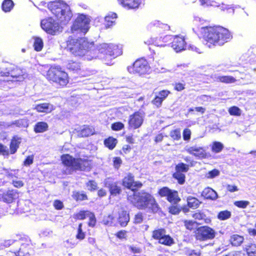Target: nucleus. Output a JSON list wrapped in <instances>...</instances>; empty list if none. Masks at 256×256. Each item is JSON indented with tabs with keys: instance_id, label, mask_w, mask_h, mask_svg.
I'll list each match as a JSON object with an SVG mask.
<instances>
[{
	"instance_id": "nucleus-10",
	"label": "nucleus",
	"mask_w": 256,
	"mask_h": 256,
	"mask_svg": "<svg viewBox=\"0 0 256 256\" xmlns=\"http://www.w3.org/2000/svg\"><path fill=\"white\" fill-rule=\"evenodd\" d=\"M90 19L85 14H78L71 26L72 32L80 31L86 34L89 30Z\"/></svg>"
},
{
	"instance_id": "nucleus-30",
	"label": "nucleus",
	"mask_w": 256,
	"mask_h": 256,
	"mask_svg": "<svg viewBox=\"0 0 256 256\" xmlns=\"http://www.w3.org/2000/svg\"><path fill=\"white\" fill-rule=\"evenodd\" d=\"M72 196V198L77 202L87 200H88V195L84 191H73Z\"/></svg>"
},
{
	"instance_id": "nucleus-23",
	"label": "nucleus",
	"mask_w": 256,
	"mask_h": 256,
	"mask_svg": "<svg viewBox=\"0 0 256 256\" xmlns=\"http://www.w3.org/2000/svg\"><path fill=\"white\" fill-rule=\"evenodd\" d=\"M118 4L127 10H137L142 4L141 0H117Z\"/></svg>"
},
{
	"instance_id": "nucleus-61",
	"label": "nucleus",
	"mask_w": 256,
	"mask_h": 256,
	"mask_svg": "<svg viewBox=\"0 0 256 256\" xmlns=\"http://www.w3.org/2000/svg\"><path fill=\"white\" fill-rule=\"evenodd\" d=\"M53 206L54 208L56 210H61L64 207L62 202L58 200H54Z\"/></svg>"
},
{
	"instance_id": "nucleus-11",
	"label": "nucleus",
	"mask_w": 256,
	"mask_h": 256,
	"mask_svg": "<svg viewBox=\"0 0 256 256\" xmlns=\"http://www.w3.org/2000/svg\"><path fill=\"white\" fill-rule=\"evenodd\" d=\"M166 232L164 228H157L152 232V237L153 239L158 240L159 244L170 246L174 244V241L170 235L166 234Z\"/></svg>"
},
{
	"instance_id": "nucleus-16",
	"label": "nucleus",
	"mask_w": 256,
	"mask_h": 256,
	"mask_svg": "<svg viewBox=\"0 0 256 256\" xmlns=\"http://www.w3.org/2000/svg\"><path fill=\"white\" fill-rule=\"evenodd\" d=\"M98 50L106 56H111L114 58L120 55L122 51L118 46L114 44H102L98 46Z\"/></svg>"
},
{
	"instance_id": "nucleus-60",
	"label": "nucleus",
	"mask_w": 256,
	"mask_h": 256,
	"mask_svg": "<svg viewBox=\"0 0 256 256\" xmlns=\"http://www.w3.org/2000/svg\"><path fill=\"white\" fill-rule=\"evenodd\" d=\"M220 174V172L217 169H213L208 172L207 178H213Z\"/></svg>"
},
{
	"instance_id": "nucleus-52",
	"label": "nucleus",
	"mask_w": 256,
	"mask_h": 256,
	"mask_svg": "<svg viewBox=\"0 0 256 256\" xmlns=\"http://www.w3.org/2000/svg\"><path fill=\"white\" fill-rule=\"evenodd\" d=\"M234 205L241 208H246L250 204L248 200H237L234 202Z\"/></svg>"
},
{
	"instance_id": "nucleus-14",
	"label": "nucleus",
	"mask_w": 256,
	"mask_h": 256,
	"mask_svg": "<svg viewBox=\"0 0 256 256\" xmlns=\"http://www.w3.org/2000/svg\"><path fill=\"white\" fill-rule=\"evenodd\" d=\"M216 236L214 230L211 228L204 226L198 228L194 232V236L196 240L205 241L213 239Z\"/></svg>"
},
{
	"instance_id": "nucleus-2",
	"label": "nucleus",
	"mask_w": 256,
	"mask_h": 256,
	"mask_svg": "<svg viewBox=\"0 0 256 256\" xmlns=\"http://www.w3.org/2000/svg\"><path fill=\"white\" fill-rule=\"evenodd\" d=\"M60 160L68 170V174L76 171H90L92 168V160L87 156L80 158H74L68 154H63L60 156Z\"/></svg>"
},
{
	"instance_id": "nucleus-48",
	"label": "nucleus",
	"mask_w": 256,
	"mask_h": 256,
	"mask_svg": "<svg viewBox=\"0 0 256 256\" xmlns=\"http://www.w3.org/2000/svg\"><path fill=\"white\" fill-rule=\"evenodd\" d=\"M170 136L174 140H178L181 138L180 130V128L173 130L170 132Z\"/></svg>"
},
{
	"instance_id": "nucleus-17",
	"label": "nucleus",
	"mask_w": 256,
	"mask_h": 256,
	"mask_svg": "<svg viewBox=\"0 0 256 256\" xmlns=\"http://www.w3.org/2000/svg\"><path fill=\"white\" fill-rule=\"evenodd\" d=\"M188 165L184 162H179L175 166V172L172 174V178L177 180L178 184H183L185 182L186 176L184 174L189 170Z\"/></svg>"
},
{
	"instance_id": "nucleus-56",
	"label": "nucleus",
	"mask_w": 256,
	"mask_h": 256,
	"mask_svg": "<svg viewBox=\"0 0 256 256\" xmlns=\"http://www.w3.org/2000/svg\"><path fill=\"white\" fill-rule=\"evenodd\" d=\"M144 216L142 212H138L134 215V224H140L142 222Z\"/></svg>"
},
{
	"instance_id": "nucleus-45",
	"label": "nucleus",
	"mask_w": 256,
	"mask_h": 256,
	"mask_svg": "<svg viewBox=\"0 0 256 256\" xmlns=\"http://www.w3.org/2000/svg\"><path fill=\"white\" fill-rule=\"evenodd\" d=\"M87 217L88 218V225L90 227L94 228L96 226V218L94 214L90 211L88 213Z\"/></svg>"
},
{
	"instance_id": "nucleus-43",
	"label": "nucleus",
	"mask_w": 256,
	"mask_h": 256,
	"mask_svg": "<svg viewBox=\"0 0 256 256\" xmlns=\"http://www.w3.org/2000/svg\"><path fill=\"white\" fill-rule=\"evenodd\" d=\"M224 148V145L220 142H214L211 146L212 151L214 153L220 152Z\"/></svg>"
},
{
	"instance_id": "nucleus-44",
	"label": "nucleus",
	"mask_w": 256,
	"mask_h": 256,
	"mask_svg": "<svg viewBox=\"0 0 256 256\" xmlns=\"http://www.w3.org/2000/svg\"><path fill=\"white\" fill-rule=\"evenodd\" d=\"M167 27L166 24L158 22L154 24L152 28L154 30L162 33L167 28Z\"/></svg>"
},
{
	"instance_id": "nucleus-25",
	"label": "nucleus",
	"mask_w": 256,
	"mask_h": 256,
	"mask_svg": "<svg viewBox=\"0 0 256 256\" xmlns=\"http://www.w3.org/2000/svg\"><path fill=\"white\" fill-rule=\"evenodd\" d=\"M172 47L176 52L184 50L186 47V44L183 37L176 36L172 42Z\"/></svg>"
},
{
	"instance_id": "nucleus-7",
	"label": "nucleus",
	"mask_w": 256,
	"mask_h": 256,
	"mask_svg": "<svg viewBox=\"0 0 256 256\" xmlns=\"http://www.w3.org/2000/svg\"><path fill=\"white\" fill-rule=\"evenodd\" d=\"M150 68L147 60L141 58L137 59L132 65L128 66L127 69L131 74L140 76L148 74Z\"/></svg>"
},
{
	"instance_id": "nucleus-13",
	"label": "nucleus",
	"mask_w": 256,
	"mask_h": 256,
	"mask_svg": "<svg viewBox=\"0 0 256 256\" xmlns=\"http://www.w3.org/2000/svg\"><path fill=\"white\" fill-rule=\"evenodd\" d=\"M158 194L160 197H166L168 202L174 204H178L181 200L177 190H171L167 186L158 189Z\"/></svg>"
},
{
	"instance_id": "nucleus-21",
	"label": "nucleus",
	"mask_w": 256,
	"mask_h": 256,
	"mask_svg": "<svg viewBox=\"0 0 256 256\" xmlns=\"http://www.w3.org/2000/svg\"><path fill=\"white\" fill-rule=\"evenodd\" d=\"M170 93V90H160L158 94L156 95L152 100V104L157 108H160L163 101L168 98Z\"/></svg>"
},
{
	"instance_id": "nucleus-62",
	"label": "nucleus",
	"mask_w": 256,
	"mask_h": 256,
	"mask_svg": "<svg viewBox=\"0 0 256 256\" xmlns=\"http://www.w3.org/2000/svg\"><path fill=\"white\" fill-rule=\"evenodd\" d=\"M132 148L130 145L125 144L122 147V150L120 152L121 155L126 154L130 152Z\"/></svg>"
},
{
	"instance_id": "nucleus-34",
	"label": "nucleus",
	"mask_w": 256,
	"mask_h": 256,
	"mask_svg": "<svg viewBox=\"0 0 256 256\" xmlns=\"http://www.w3.org/2000/svg\"><path fill=\"white\" fill-rule=\"evenodd\" d=\"M109 191L112 196H116L122 192L121 188L118 185L117 182L110 184L108 186Z\"/></svg>"
},
{
	"instance_id": "nucleus-6",
	"label": "nucleus",
	"mask_w": 256,
	"mask_h": 256,
	"mask_svg": "<svg viewBox=\"0 0 256 256\" xmlns=\"http://www.w3.org/2000/svg\"><path fill=\"white\" fill-rule=\"evenodd\" d=\"M18 241L20 245L18 250L14 252V256H30L34 252L31 240L26 235H20Z\"/></svg>"
},
{
	"instance_id": "nucleus-63",
	"label": "nucleus",
	"mask_w": 256,
	"mask_h": 256,
	"mask_svg": "<svg viewBox=\"0 0 256 256\" xmlns=\"http://www.w3.org/2000/svg\"><path fill=\"white\" fill-rule=\"evenodd\" d=\"M127 231L126 230H120L116 234V236L119 239H126V238Z\"/></svg>"
},
{
	"instance_id": "nucleus-54",
	"label": "nucleus",
	"mask_w": 256,
	"mask_h": 256,
	"mask_svg": "<svg viewBox=\"0 0 256 256\" xmlns=\"http://www.w3.org/2000/svg\"><path fill=\"white\" fill-rule=\"evenodd\" d=\"M124 127V124L120 122H114L111 125V128L113 130L118 131L122 130Z\"/></svg>"
},
{
	"instance_id": "nucleus-37",
	"label": "nucleus",
	"mask_w": 256,
	"mask_h": 256,
	"mask_svg": "<svg viewBox=\"0 0 256 256\" xmlns=\"http://www.w3.org/2000/svg\"><path fill=\"white\" fill-rule=\"evenodd\" d=\"M200 4L204 6H220V0H199Z\"/></svg>"
},
{
	"instance_id": "nucleus-26",
	"label": "nucleus",
	"mask_w": 256,
	"mask_h": 256,
	"mask_svg": "<svg viewBox=\"0 0 256 256\" xmlns=\"http://www.w3.org/2000/svg\"><path fill=\"white\" fill-rule=\"evenodd\" d=\"M244 240V238L243 236L234 234L230 236L229 244L232 246L238 247L242 245Z\"/></svg>"
},
{
	"instance_id": "nucleus-3",
	"label": "nucleus",
	"mask_w": 256,
	"mask_h": 256,
	"mask_svg": "<svg viewBox=\"0 0 256 256\" xmlns=\"http://www.w3.org/2000/svg\"><path fill=\"white\" fill-rule=\"evenodd\" d=\"M48 8L60 24H66L72 17L70 6L62 0L51 2L49 3Z\"/></svg>"
},
{
	"instance_id": "nucleus-20",
	"label": "nucleus",
	"mask_w": 256,
	"mask_h": 256,
	"mask_svg": "<svg viewBox=\"0 0 256 256\" xmlns=\"http://www.w3.org/2000/svg\"><path fill=\"white\" fill-rule=\"evenodd\" d=\"M190 154L201 159L208 158L209 154H207L202 147L190 146L186 150Z\"/></svg>"
},
{
	"instance_id": "nucleus-39",
	"label": "nucleus",
	"mask_w": 256,
	"mask_h": 256,
	"mask_svg": "<svg viewBox=\"0 0 256 256\" xmlns=\"http://www.w3.org/2000/svg\"><path fill=\"white\" fill-rule=\"evenodd\" d=\"M66 66L68 70L74 72H78L80 70V64L73 60H70L67 64Z\"/></svg>"
},
{
	"instance_id": "nucleus-18",
	"label": "nucleus",
	"mask_w": 256,
	"mask_h": 256,
	"mask_svg": "<svg viewBox=\"0 0 256 256\" xmlns=\"http://www.w3.org/2000/svg\"><path fill=\"white\" fill-rule=\"evenodd\" d=\"M58 24L52 18L41 21L42 28L48 34L54 35L58 30Z\"/></svg>"
},
{
	"instance_id": "nucleus-36",
	"label": "nucleus",
	"mask_w": 256,
	"mask_h": 256,
	"mask_svg": "<svg viewBox=\"0 0 256 256\" xmlns=\"http://www.w3.org/2000/svg\"><path fill=\"white\" fill-rule=\"evenodd\" d=\"M86 232H85L82 228V223H80L76 229V239L79 240H84L86 238Z\"/></svg>"
},
{
	"instance_id": "nucleus-22",
	"label": "nucleus",
	"mask_w": 256,
	"mask_h": 256,
	"mask_svg": "<svg viewBox=\"0 0 256 256\" xmlns=\"http://www.w3.org/2000/svg\"><path fill=\"white\" fill-rule=\"evenodd\" d=\"M18 198V192L14 190H8L0 195L2 201L6 204H11Z\"/></svg>"
},
{
	"instance_id": "nucleus-24",
	"label": "nucleus",
	"mask_w": 256,
	"mask_h": 256,
	"mask_svg": "<svg viewBox=\"0 0 256 256\" xmlns=\"http://www.w3.org/2000/svg\"><path fill=\"white\" fill-rule=\"evenodd\" d=\"M118 212V222L122 227L126 226L130 220L128 212L124 208L121 207Z\"/></svg>"
},
{
	"instance_id": "nucleus-15",
	"label": "nucleus",
	"mask_w": 256,
	"mask_h": 256,
	"mask_svg": "<svg viewBox=\"0 0 256 256\" xmlns=\"http://www.w3.org/2000/svg\"><path fill=\"white\" fill-rule=\"evenodd\" d=\"M145 114L142 110L134 112L129 116L128 128L136 130L140 128L144 121Z\"/></svg>"
},
{
	"instance_id": "nucleus-9",
	"label": "nucleus",
	"mask_w": 256,
	"mask_h": 256,
	"mask_svg": "<svg viewBox=\"0 0 256 256\" xmlns=\"http://www.w3.org/2000/svg\"><path fill=\"white\" fill-rule=\"evenodd\" d=\"M22 142V138L18 136H13L10 141L9 149L7 146L0 143V155L8 157L10 154H16Z\"/></svg>"
},
{
	"instance_id": "nucleus-40",
	"label": "nucleus",
	"mask_w": 256,
	"mask_h": 256,
	"mask_svg": "<svg viewBox=\"0 0 256 256\" xmlns=\"http://www.w3.org/2000/svg\"><path fill=\"white\" fill-rule=\"evenodd\" d=\"M184 226L186 228L190 231L195 230L198 225V223L192 220H184Z\"/></svg>"
},
{
	"instance_id": "nucleus-29",
	"label": "nucleus",
	"mask_w": 256,
	"mask_h": 256,
	"mask_svg": "<svg viewBox=\"0 0 256 256\" xmlns=\"http://www.w3.org/2000/svg\"><path fill=\"white\" fill-rule=\"evenodd\" d=\"M95 134V129L93 126L84 125L79 131V134L81 137H88Z\"/></svg>"
},
{
	"instance_id": "nucleus-46",
	"label": "nucleus",
	"mask_w": 256,
	"mask_h": 256,
	"mask_svg": "<svg viewBox=\"0 0 256 256\" xmlns=\"http://www.w3.org/2000/svg\"><path fill=\"white\" fill-rule=\"evenodd\" d=\"M232 214L230 211L224 210L220 212L217 215V218L220 220H224L230 218Z\"/></svg>"
},
{
	"instance_id": "nucleus-55",
	"label": "nucleus",
	"mask_w": 256,
	"mask_h": 256,
	"mask_svg": "<svg viewBox=\"0 0 256 256\" xmlns=\"http://www.w3.org/2000/svg\"><path fill=\"white\" fill-rule=\"evenodd\" d=\"M186 83L183 82H177L174 84V88L177 92H180L185 89Z\"/></svg>"
},
{
	"instance_id": "nucleus-8",
	"label": "nucleus",
	"mask_w": 256,
	"mask_h": 256,
	"mask_svg": "<svg viewBox=\"0 0 256 256\" xmlns=\"http://www.w3.org/2000/svg\"><path fill=\"white\" fill-rule=\"evenodd\" d=\"M25 72L24 69L13 64H10L5 71L0 72V78L10 76L15 78L16 81H22L24 78Z\"/></svg>"
},
{
	"instance_id": "nucleus-49",
	"label": "nucleus",
	"mask_w": 256,
	"mask_h": 256,
	"mask_svg": "<svg viewBox=\"0 0 256 256\" xmlns=\"http://www.w3.org/2000/svg\"><path fill=\"white\" fill-rule=\"evenodd\" d=\"M246 251L248 256H256V245L250 244L246 248Z\"/></svg>"
},
{
	"instance_id": "nucleus-1",
	"label": "nucleus",
	"mask_w": 256,
	"mask_h": 256,
	"mask_svg": "<svg viewBox=\"0 0 256 256\" xmlns=\"http://www.w3.org/2000/svg\"><path fill=\"white\" fill-rule=\"evenodd\" d=\"M202 34L209 46H222L232 38V32L228 28L220 26H203Z\"/></svg>"
},
{
	"instance_id": "nucleus-42",
	"label": "nucleus",
	"mask_w": 256,
	"mask_h": 256,
	"mask_svg": "<svg viewBox=\"0 0 256 256\" xmlns=\"http://www.w3.org/2000/svg\"><path fill=\"white\" fill-rule=\"evenodd\" d=\"M89 212V210H80L73 214V218L75 220H84L87 217Z\"/></svg>"
},
{
	"instance_id": "nucleus-35",
	"label": "nucleus",
	"mask_w": 256,
	"mask_h": 256,
	"mask_svg": "<svg viewBox=\"0 0 256 256\" xmlns=\"http://www.w3.org/2000/svg\"><path fill=\"white\" fill-rule=\"evenodd\" d=\"M218 82L224 83V84H231L235 82L236 79L231 76H218L216 78Z\"/></svg>"
},
{
	"instance_id": "nucleus-57",
	"label": "nucleus",
	"mask_w": 256,
	"mask_h": 256,
	"mask_svg": "<svg viewBox=\"0 0 256 256\" xmlns=\"http://www.w3.org/2000/svg\"><path fill=\"white\" fill-rule=\"evenodd\" d=\"M122 160L120 157L116 156L113 158V166L114 167L118 170L120 168L121 164H122Z\"/></svg>"
},
{
	"instance_id": "nucleus-41",
	"label": "nucleus",
	"mask_w": 256,
	"mask_h": 256,
	"mask_svg": "<svg viewBox=\"0 0 256 256\" xmlns=\"http://www.w3.org/2000/svg\"><path fill=\"white\" fill-rule=\"evenodd\" d=\"M150 204L149 208L152 212L157 213L160 212L161 208L154 197L150 202Z\"/></svg>"
},
{
	"instance_id": "nucleus-50",
	"label": "nucleus",
	"mask_w": 256,
	"mask_h": 256,
	"mask_svg": "<svg viewBox=\"0 0 256 256\" xmlns=\"http://www.w3.org/2000/svg\"><path fill=\"white\" fill-rule=\"evenodd\" d=\"M228 112L231 116H240L241 114V110L236 106H232L228 108Z\"/></svg>"
},
{
	"instance_id": "nucleus-58",
	"label": "nucleus",
	"mask_w": 256,
	"mask_h": 256,
	"mask_svg": "<svg viewBox=\"0 0 256 256\" xmlns=\"http://www.w3.org/2000/svg\"><path fill=\"white\" fill-rule=\"evenodd\" d=\"M206 215L200 211H197L192 214V217L196 220H202L204 218Z\"/></svg>"
},
{
	"instance_id": "nucleus-53",
	"label": "nucleus",
	"mask_w": 256,
	"mask_h": 256,
	"mask_svg": "<svg viewBox=\"0 0 256 256\" xmlns=\"http://www.w3.org/2000/svg\"><path fill=\"white\" fill-rule=\"evenodd\" d=\"M168 212L172 214H178L180 211L181 208L176 205H171L168 208Z\"/></svg>"
},
{
	"instance_id": "nucleus-33",
	"label": "nucleus",
	"mask_w": 256,
	"mask_h": 256,
	"mask_svg": "<svg viewBox=\"0 0 256 256\" xmlns=\"http://www.w3.org/2000/svg\"><path fill=\"white\" fill-rule=\"evenodd\" d=\"M118 140L112 136H109L104 141V145L110 150H112L116 147Z\"/></svg>"
},
{
	"instance_id": "nucleus-32",
	"label": "nucleus",
	"mask_w": 256,
	"mask_h": 256,
	"mask_svg": "<svg viewBox=\"0 0 256 256\" xmlns=\"http://www.w3.org/2000/svg\"><path fill=\"white\" fill-rule=\"evenodd\" d=\"M187 205L192 209L198 208L201 204V202L197 198L188 196L186 198Z\"/></svg>"
},
{
	"instance_id": "nucleus-4",
	"label": "nucleus",
	"mask_w": 256,
	"mask_h": 256,
	"mask_svg": "<svg viewBox=\"0 0 256 256\" xmlns=\"http://www.w3.org/2000/svg\"><path fill=\"white\" fill-rule=\"evenodd\" d=\"M66 49L76 56H82L86 52L90 50L94 42H88L84 38H78L70 37L66 42Z\"/></svg>"
},
{
	"instance_id": "nucleus-31",
	"label": "nucleus",
	"mask_w": 256,
	"mask_h": 256,
	"mask_svg": "<svg viewBox=\"0 0 256 256\" xmlns=\"http://www.w3.org/2000/svg\"><path fill=\"white\" fill-rule=\"evenodd\" d=\"M48 125L44 122H38L34 126V130L36 133H42L48 130Z\"/></svg>"
},
{
	"instance_id": "nucleus-59",
	"label": "nucleus",
	"mask_w": 256,
	"mask_h": 256,
	"mask_svg": "<svg viewBox=\"0 0 256 256\" xmlns=\"http://www.w3.org/2000/svg\"><path fill=\"white\" fill-rule=\"evenodd\" d=\"M183 159L187 163L186 164L188 166V168L194 166L196 163L190 156H186L183 158Z\"/></svg>"
},
{
	"instance_id": "nucleus-28",
	"label": "nucleus",
	"mask_w": 256,
	"mask_h": 256,
	"mask_svg": "<svg viewBox=\"0 0 256 256\" xmlns=\"http://www.w3.org/2000/svg\"><path fill=\"white\" fill-rule=\"evenodd\" d=\"M202 195L207 200H215L218 198L216 192L210 187L205 188L202 192Z\"/></svg>"
},
{
	"instance_id": "nucleus-51",
	"label": "nucleus",
	"mask_w": 256,
	"mask_h": 256,
	"mask_svg": "<svg viewBox=\"0 0 256 256\" xmlns=\"http://www.w3.org/2000/svg\"><path fill=\"white\" fill-rule=\"evenodd\" d=\"M86 186L90 192H94L98 189V184L94 180H90L86 183Z\"/></svg>"
},
{
	"instance_id": "nucleus-64",
	"label": "nucleus",
	"mask_w": 256,
	"mask_h": 256,
	"mask_svg": "<svg viewBox=\"0 0 256 256\" xmlns=\"http://www.w3.org/2000/svg\"><path fill=\"white\" fill-rule=\"evenodd\" d=\"M183 138L184 140H189L191 136V131L188 128L184 129L182 132Z\"/></svg>"
},
{
	"instance_id": "nucleus-27",
	"label": "nucleus",
	"mask_w": 256,
	"mask_h": 256,
	"mask_svg": "<svg viewBox=\"0 0 256 256\" xmlns=\"http://www.w3.org/2000/svg\"><path fill=\"white\" fill-rule=\"evenodd\" d=\"M34 109L38 112H44L46 114L51 112L54 110V106L50 103H42L35 106Z\"/></svg>"
},
{
	"instance_id": "nucleus-47",
	"label": "nucleus",
	"mask_w": 256,
	"mask_h": 256,
	"mask_svg": "<svg viewBox=\"0 0 256 256\" xmlns=\"http://www.w3.org/2000/svg\"><path fill=\"white\" fill-rule=\"evenodd\" d=\"M34 49L36 52L40 51L44 46V44L42 38L37 37L34 38V41L33 44Z\"/></svg>"
},
{
	"instance_id": "nucleus-5",
	"label": "nucleus",
	"mask_w": 256,
	"mask_h": 256,
	"mask_svg": "<svg viewBox=\"0 0 256 256\" xmlns=\"http://www.w3.org/2000/svg\"><path fill=\"white\" fill-rule=\"evenodd\" d=\"M46 78L50 82L54 83L58 88L66 87L69 82L68 73L60 66H51L46 74Z\"/></svg>"
},
{
	"instance_id": "nucleus-12",
	"label": "nucleus",
	"mask_w": 256,
	"mask_h": 256,
	"mask_svg": "<svg viewBox=\"0 0 256 256\" xmlns=\"http://www.w3.org/2000/svg\"><path fill=\"white\" fill-rule=\"evenodd\" d=\"M122 185L124 188L136 192L140 189L143 186L139 180H135L134 174L132 172L126 173L122 180Z\"/></svg>"
},
{
	"instance_id": "nucleus-38",
	"label": "nucleus",
	"mask_w": 256,
	"mask_h": 256,
	"mask_svg": "<svg viewBox=\"0 0 256 256\" xmlns=\"http://www.w3.org/2000/svg\"><path fill=\"white\" fill-rule=\"evenodd\" d=\"M14 3L12 0H4L2 4V10L6 12H10L14 8Z\"/></svg>"
},
{
	"instance_id": "nucleus-19",
	"label": "nucleus",
	"mask_w": 256,
	"mask_h": 256,
	"mask_svg": "<svg viewBox=\"0 0 256 256\" xmlns=\"http://www.w3.org/2000/svg\"><path fill=\"white\" fill-rule=\"evenodd\" d=\"M154 196L146 192H143L141 196H138L136 200L137 208L140 210H144L148 208L150 202Z\"/></svg>"
}]
</instances>
